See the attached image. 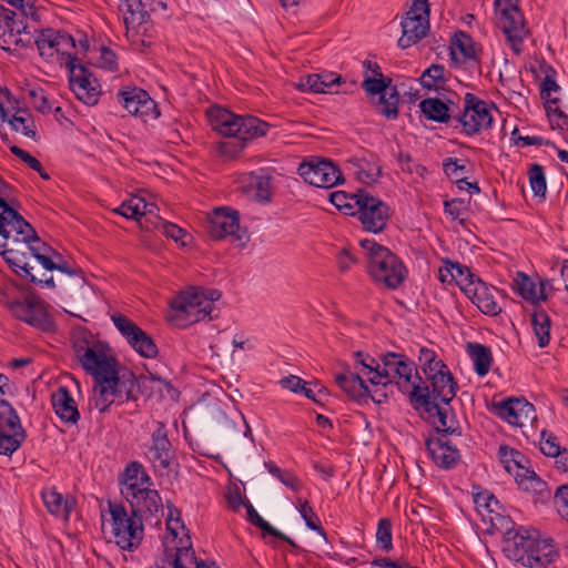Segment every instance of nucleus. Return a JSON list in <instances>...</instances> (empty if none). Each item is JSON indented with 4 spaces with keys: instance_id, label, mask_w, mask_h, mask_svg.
<instances>
[{
    "instance_id": "39",
    "label": "nucleus",
    "mask_w": 568,
    "mask_h": 568,
    "mask_svg": "<svg viewBox=\"0 0 568 568\" xmlns=\"http://www.w3.org/2000/svg\"><path fill=\"white\" fill-rule=\"evenodd\" d=\"M467 351L474 362V368L478 376H485L491 366L493 355L488 346L478 343H468Z\"/></svg>"
},
{
    "instance_id": "55",
    "label": "nucleus",
    "mask_w": 568,
    "mask_h": 568,
    "mask_svg": "<svg viewBox=\"0 0 568 568\" xmlns=\"http://www.w3.org/2000/svg\"><path fill=\"white\" fill-rule=\"evenodd\" d=\"M530 189L536 196H545L546 178L540 164H532L528 171Z\"/></svg>"
},
{
    "instance_id": "24",
    "label": "nucleus",
    "mask_w": 568,
    "mask_h": 568,
    "mask_svg": "<svg viewBox=\"0 0 568 568\" xmlns=\"http://www.w3.org/2000/svg\"><path fill=\"white\" fill-rule=\"evenodd\" d=\"M501 27L511 44V49L519 54L521 51V43L527 36L526 22L524 13L519 7L503 8L501 9Z\"/></svg>"
},
{
    "instance_id": "62",
    "label": "nucleus",
    "mask_w": 568,
    "mask_h": 568,
    "mask_svg": "<svg viewBox=\"0 0 568 568\" xmlns=\"http://www.w3.org/2000/svg\"><path fill=\"white\" fill-rule=\"evenodd\" d=\"M541 69L545 72V79L541 83L540 95L541 99H547L550 95V92H557L560 90V87L557 84L555 80L556 71L550 65H541Z\"/></svg>"
},
{
    "instance_id": "17",
    "label": "nucleus",
    "mask_w": 568,
    "mask_h": 568,
    "mask_svg": "<svg viewBox=\"0 0 568 568\" xmlns=\"http://www.w3.org/2000/svg\"><path fill=\"white\" fill-rule=\"evenodd\" d=\"M14 233L30 236L32 225L0 196V255L4 254L8 247H14L17 241L13 240Z\"/></svg>"
},
{
    "instance_id": "41",
    "label": "nucleus",
    "mask_w": 568,
    "mask_h": 568,
    "mask_svg": "<svg viewBox=\"0 0 568 568\" xmlns=\"http://www.w3.org/2000/svg\"><path fill=\"white\" fill-rule=\"evenodd\" d=\"M531 325L535 332V335L538 338L539 347H546L550 342V326L551 321L549 315L541 307L534 308L531 314Z\"/></svg>"
},
{
    "instance_id": "26",
    "label": "nucleus",
    "mask_w": 568,
    "mask_h": 568,
    "mask_svg": "<svg viewBox=\"0 0 568 568\" xmlns=\"http://www.w3.org/2000/svg\"><path fill=\"white\" fill-rule=\"evenodd\" d=\"M425 446L434 463L440 468L450 469L460 460L458 448L450 439H445V436L436 439L427 438Z\"/></svg>"
},
{
    "instance_id": "37",
    "label": "nucleus",
    "mask_w": 568,
    "mask_h": 568,
    "mask_svg": "<svg viewBox=\"0 0 568 568\" xmlns=\"http://www.w3.org/2000/svg\"><path fill=\"white\" fill-rule=\"evenodd\" d=\"M272 178L264 171L252 172L248 175V189L260 202H270L272 199Z\"/></svg>"
},
{
    "instance_id": "44",
    "label": "nucleus",
    "mask_w": 568,
    "mask_h": 568,
    "mask_svg": "<svg viewBox=\"0 0 568 568\" xmlns=\"http://www.w3.org/2000/svg\"><path fill=\"white\" fill-rule=\"evenodd\" d=\"M245 508L247 513V519L252 525L260 528L264 534H267L270 536L275 537L276 539L284 540L290 542L291 545H294L293 541L285 534L274 528L268 521L261 517L256 509L253 507V505L247 500L245 504Z\"/></svg>"
},
{
    "instance_id": "43",
    "label": "nucleus",
    "mask_w": 568,
    "mask_h": 568,
    "mask_svg": "<svg viewBox=\"0 0 568 568\" xmlns=\"http://www.w3.org/2000/svg\"><path fill=\"white\" fill-rule=\"evenodd\" d=\"M339 78L333 74H308L301 79L300 87L314 93H325Z\"/></svg>"
},
{
    "instance_id": "47",
    "label": "nucleus",
    "mask_w": 568,
    "mask_h": 568,
    "mask_svg": "<svg viewBox=\"0 0 568 568\" xmlns=\"http://www.w3.org/2000/svg\"><path fill=\"white\" fill-rule=\"evenodd\" d=\"M446 71L442 64H432L420 75L419 82L424 89L438 90L447 82Z\"/></svg>"
},
{
    "instance_id": "51",
    "label": "nucleus",
    "mask_w": 568,
    "mask_h": 568,
    "mask_svg": "<svg viewBox=\"0 0 568 568\" xmlns=\"http://www.w3.org/2000/svg\"><path fill=\"white\" fill-rule=\"evenodd\" d=\"M357 364L363 366L364 375H367L368 382L377 386L382 384V368L377 361L369 356L364 355L361 351H357Z\"/></svg>"
},
{
    "instance_id": "5",
    "label": "nucleus",
    "mask_w": 568,
    "mask_h": 568,
    "mask_svg": "<svg viewBox=\"0 0 568 568\" xmlns=\"http://www.w3.org/2000/svg\"><path fill=\"white\" fill-rule=\"evenodd\" d=\"M135 384V377L130 371L123 373L116 371L94 377L89 404L100 413H106L115 402L123 403L131 399Z\"/></svg>"
},
{
    "instance_id": "31",
    "label": "nucleus",
    "mask_w": 568,
    "mask_h": 568,
    "mask_svg": "<svg viewBox=\"0 0 568 568\" xmlns=\"http://www.w3.org/2000/svg\"><path fill=\"white\" fill-rule=\"evenodd\" d=\"M0 116L2 122H8L11 129L22 135L38 141L39 135L32 114L26 109H18L11 113L0 103Z\"/></svg>"
},
{
    "instance_id": "46",
    "label": "nucleus",
    "mask_w": 568,
    "mask_h": 568,
    "mask_svg": "<svg viewBox=\"0 0 568 568\" xmlns=\"http://www.w3.org/2000/svg\"><path fill=\"white\" fill-rule=\"evenodd\" d=\"M334 381L337 386L348 396L349 399H355V373L351 371L349 366L337 364L333 371Z\"/></svg>"
},
{
    "instance_id": "8",
    "label": "nucleus",
    "mask_w": 568,
    "mask_h": 568,
    "mask_svg": "<svg viewBox=\"0 0 568 568\" xmlns=\"http://www.w3.org/2000/svg\"><path fill=\"white\" fill-rule=\"evenodd\" d=\"M38 51L42 58L50 62L64 64L68 69L78 62L74 49V39L67 32L54 29H44L34 38Z\"/></svg>"
},
{
    "instance_id": "14",
    "label": "nucleus",
    "mask_w": 568,
    "mask_h": 568,
    "mask_svg": "<svg viewBox=\"0 0 568 568\" xmlns=\"http://www.w3.org/2000/svg\"><path fill=\"white\" fill-rule=\"evenodd\" d=\"M356 197L357 220L363 230L375 234L383 232L390 217L388 205L363 189H357Z\"/></svg>"
},
{
    "instance_id": "50",
    "label": "nucleus",
    "mask_w": 568,
    "mask_h": 568,
    "mask_svg": "<svg viewBox=\"0 0 568 568\" xmlns=\"http://www.w3.org/2000/svg\"><path fill=\"white\" fill-rule=\"evenodd\" d=\"M382 174V166L373 160L365 158L357 159V181H362L366 184L376 182Z\"/></svg>"
},
{
    "instance_id": "33",
    "label": "nucleus",
    "mask_w": 568,
    "mask_h": 568,
    "mask_svg": "<svg viewBox=\"0 0 568 568\" xmlns=\"http://www.w3.org/2000/svg\"><path fill=\"white\" fill-rule=\"evenodd\" d=\"M432 376L433 378L429 381L430 386H428L432 399L448 405L456 396V379L448 369L444 373H439L437 377L436 375Z\"/></svg>"
},
{
    "instance_id": "11",
    "label": "nucleus",
    "mask_w": 568,
    "mask_h": 568,
    "mask_svg": "<svg viewBox=\"0 0 568 568\" xmlns=\"http://www.w3.org/2000/svg\"><path fill=\"white\" fill-rule=\"evenodd\" d=\"M144 458L151 464L155 473L168 470L175 457L174 448L169 439V429L164 422H153L150 439L143 444Z\"/></svg>"
},
{
    "instance_id": "27",
    "label": "nucleus",
    "mask_w": 568,
    "mask_h": 568,
    "mask_svg": "<svg viewBox=\"0 0 568 568\" xmlns=\"http://www.w3.org/2000/svg\"><path fill=\"white\" fill-rule=\"evenodd\" d=\"M152 485V479L143 466L139 462H132L125 467L123 480H121V494L126 500L133 499L143 488Z\"/></svg>"
},
{
    "instance_id": "36",
    "label": "nucleus",
    "mask_w": 568,
    "mask_h": 568,
    "mask_svg": "<svg viewBox=\"0 0 568 568\" xmlns=\"http://www.w3.org/2000/svg\"><path fill=\"white\" fill-rule=\"evenodd\" d=\"M450 59L454 63H458L457 51L465 58L470 60H478L475 42L469 34L464 31H458L454 34L450 41Z\"/></svg>"
},
{
    "instance_id": "48",
    "label": "nucleus",
    "mask_w": 568,
    "mask_h": 568,
    "mask_svg": "<svg viewBox=\"0 0 568 568\" xmlns=\"http://www.w3.org/2000/svg\"><path fill=\"white\" fill-rule=\"evenodd\" d=\"M445 271L449 274V281H455L464 292L467 288V284L477 278L467 266L457 262L446 261Z\"/></svg>"
},
{
    "instance_id": "38",
    "label": "nucleus",
    "mask_w": 568,
    "mask_h": 568,
    "mask_svg": "<svg viewBox=\"0 0 568 568\" xmlns=\"http://www.w3.org/2000/svg\"><path fill=\"white\" fill-rule=\"evenodd\" d=\"M422 112L429 119L439 123H447L455 115L449 106L437 98H427L419 103Z\"/></svg>"
},
{
    "instance_id": "49",
    "label": "nucleus",
    "mask_w": 568,
    "mask_h": 568,
    "mask_svg": "<svg viewBox=\"0 0 568 568\" xmlns=\"http://www.w3.org/2000/svg\"><path fill=\"white\" fill-rule=\"evenodd\" d=\"M149 204L140 196H131L114 210L115 213L126 217L138 220L146 214Z\"/></svg>"
},
{
    "instance_id": "4",
    "label": "nucleus",
    "mask_w": 568,
    "mask_h": 568,
    "mask_svg": "<svg viewBox=\"0 0 568 568\" xmlns=\"http://www.w3.org/2000/svg\"><path fill=\"white\" fill-rule=\"evenodd\" d=\"M212 130L223 136L254 140L266 135L270 124L253 115H239L226 108L211 106L206 111Z\"/></svg>"
},
{
    "instance_id": "35",
    "label": "nucleus",
    "mask_w": 568,
    "mask_h": 568,
    "mask_svg": "<svg viewBox=\"0 0 568 568\" xmlns=\"http://www.w3.org/2000/svg\"><path fill=\"white\" fill-rule=\"evenodd\" d=\"M42 499L51 515L68 519L73 507V500L64 498L54 487L42 490Z\"/></svg>"
},
{
    "instance_id": "30",
    "label": "nucleus",
    "mask_w": 568,
    "mask_h": 568,
    "mask_svg": "<svg viewBox=\"0 0 568 568\" xmlns=\"http://www.w3.org/2000/svg\"><path fill=\"white\" fill-rule=\"evenodd\" d=\"M403 33L398 47L407 49L420 41L429 30V19L424 16H404L400 22Z\"/></svg>"
},
{
    "instance_id": "29",
    "label": "nucleus",
    "mask_w": 568,
    "mask_h": 568,
    "mask_svg": "<svg viewBox=\"0 0 568 568\" xmlns=\"http://www.w3.org/2000/svg\"><path fill=\"white\" fill-rule=\"evenodd\" d=\"M413 399L409 402L414 409H423L422 416L427 414V418L439 428L447 426L448 410L439 406L438 400H433L429 392V387H423V390L416 395L413 392Z\"/></svg>"
},
{
    "instance_id": "19",
    "label": "nucleus",
    "mask_w": 568,
    "mask_h": 568,
    "mask_svg": "<svg viewBox=\"0 0 568 568\" xmlns=\"http://www.w3.org/2000/svg\"><path fill=\"white\" fill-rule=\"evenodd\" d=\"M364 93L376 113L390 121L398 118L400 95L396 85H393V83L384 85L381 82H373Z\"/></svg>"
},
{
    "instance_id": "45",
    "label": "nucleus",
    "mask_w": 568,
    "mask_h": 568,
    "mask_svg": "<svg viewBox=\"0 0 568 568\" xmlns=\"http://www.w3.org/2000/svg\"><path fill=\"white\" fill-rule=\"evenodd\" d=\"M363 81L361 83L363 91L368 90V85L373 82H381L384 85L393 83L392 78L383 74L382 68L376 61L368 59L363 61Z\"/></svg>"
},
{
    "instance_id": "28",
    "label": "nucleus",
    "mask_w": 568,
    "mask_h": 568,
    "mask_svg": "<svg viewBox=\"0 0 568 568\" xmlns=\"http://www.w3.org/2000/svg\"><path fill=\"white\" fill-rule=\"evenodd\" d=\"M51 405L60 420L68 425H75L80 419L78 404L65 386H59L51 394Z\"/></svg>"
},
{
    "instance_id": "32",
    "label": "nucleus",
    "mask_w": 568,
    "mask_h": 568,
    "mask_svg": "<svg viewBox=\"0 0 568 568\" xmlns=\"http://www.w3.org/2000/svg\"><path fill=\"white\" fill-rule=\"evenodd\" d=\"M135 498L126 500L133 515H158L163 510L162 499L156 489L151 487L143 488L140 494L134 496Z\"/></svg>"
},
{
    "instance_id": "57",
    "label": "nucleus",
    "mask_w": 568,
    "mask_h": 568,
    "mask_svg": "<svg viewBox=\"0 0 568 568\" xmlns=\"http://www.w3.org/2000/svg\"><path fill=\"white\" fill-rule=\"evenodd\" d=\"M10 151L22 162H24L30 169L38 172L43 180H50V175L43 169L41 162L33 155H31L29 152L22 150L17 145H10Z\"/></svg>"
},
{
    "instance_id": "20",
    "label": "nucleus",
    "mask_w": 568,
    "mask_h": 568,
    "mask_svg": "<svg viewBox=\"0 0 568 568\" xmlns=\"http://www.w3.org/2000/svg\"><path fill=\"white\" fill-rule=\"evenodd\" d=\"M119 103L132 115L140 116L143 121L156 119L160 115L154 100L140 88L128 87L116 94Z\"/></svg>"
},
{
    "instance_id": "61",
    "label": "nucleus",
    "mask_w": 568,
    "mask_h": 568,
    "mask_svg": "<svg viewBox=\"0 0 568 568\" xmlns=\"http://www.w3.org/2000/svg\"><path fill=\"white\" fill-rule=\"evenodd\" d=\"M355 200V194L348 195L343 191H335L329 194V201L338 210H343L345 214L353 216V205L351 201Z\"/></svg>"
},
{
    "instance_id": "53",
    "label": "nucleus",
    "mask_w": 568,
    "mask_h": 568,
    "mask_svg": "<svg viewBox=\"0 0 568 568\" xmlns=\"http://www.w3.org/2000/svg\"><path fill=\"white\" fill-rule=\"evenodd\" d=\"M26 439V432L0 433V455L10 456Z\"/></svg>"
},
{
    "instance_id": "12",
    "label": "nucleus",
    "mask_w": 568,
    "mask_h": 568,
    "mask_svg": "<svg viewBox=\"0 0 568 568\" xmlns=\"http://www.w3.org/2000/svg\"><path fill=\"white\" fill-rule=\"evenodd\" d=\"M32 43L33 36L28 30L23 14L0 6V48L11 52Z\"/></svg>"
},
{
    "instance_id": "3",
    "label": "nucleus",
    "mask_w": 568,
    "mask_h": 568,
    "mask_svg": "<svg viewBox=\"0 0 568 568\" xmlns=\"http://www.w3.org/2000/svg\"><path fill=\"white\" fill-rule=\"evenodd\" d=\"M359 245L363 248L366 271L375 283L389 290H396L404 283L407 268L396 254L367 239L361 240Z\"/></svg>"
},
{
    "instance_id": "7",
    "label": "nucleus",
    "mask_w": 568,
    "mask_h": 568,
    "mask_svg": "<svg viewBox=\"0 0 568 568\" xmlns=\"http://www.w3.org/2000/svg\"><path fill=\"white\" fill-rule=\"evenodd\" d=\"M168 320L178 327H187L204 320H212L215 310L213 301L203 292H184L171 302Z\"/></svg>"
},
{
    "instance_id": "9",
    "label": "nucleus",
    "mask_w": 568,
    "mask_h": 568,
    "mask_svg": "<svg viewBox=\"0 0 568 568\" xmlns=\"http://www.w3.org/2000/svg\"><path fill=\"white\" fill-rule=\"evenodd\" d=\"M73 352L83 369L94 377L109 375L118 369V361L106 354L103 345L87 337L73 341Z\"/></svg>"
},
{
    "instance_id": "23",
    "label": "nucleus",
    "mask_w": 568,
    "mask_h": 568,
    "mask_svg": "<svg viewBox=\"0 0 568 568\" xmlns=\"http://www.w3.org/2000/svg\"><path fill=\"white\" fill-rule=\"evenodd\" d=\"M498 293L496 287L488 286L480 278L470 281L465 290V294L470 297L480 312L490 316H496L501 312V306L496 301V294Z\"/></svg>"
},
{
    "instance_id": "13",
    "label": "nucleus",
    "mask_w": 568,
    "mask_h": 568,
    "mask_svg": "<svg viewBox=\"0 0 568 568\" xmlns=\"http://www.w3.org/2000/svg\"><path fill=\"white\" fill-rule=\"evenodd\" d=\"M211 239L220 241L229 237L239 248H244L250 241L245 229L240 226V214L237 211L226 207L214 210L207 227Z\"/></svg>"
},
{
    "instance_id": "40",
    "label": "nucleus",
    "mask_w": 568,
    "mask_h": 568,
    "mask_svg": "<svg viewBox=\"0 0 568 568\" xmlns=\"http://www.w3.org/2000/svg\"><path fill=\"white\" fill-rule=\"evenodd\" d=\"M111 320L116 329L129 343V345L132 348L136 346V343L144 334V331L141 327H139L133 321H131L129 317L121 313L113 314L111 316Z\"/></svg>"
},
{
    "instance_id": "22",
    "label": "nucleus",
    "mask_w": 568,
    "mask_h": 568,
    "mask_svg": "<svg viewBox=\"0 0 568 568\" xmlns=\"http://www.w3.org/2000/svg\"><path fill=\"white\" fill-rule=\"evenodd\" d=\"M498 415L509 424L525 427L532 424L536 417V409L525 398H508L497 406Z\"/></svg>"
},
{
    "instance_id": "6",
    "label": "nucleus",
    "mask_w": 568,
    "mask_h": 568,
    "mask_svg": "<svg viewBox=\"0 0 568 568\" xmlns=\"http://www.w3.org/2000/svg\"><path fill=\"white\" fill-rule=\"evenodd\" d=\"M382 385L383 387L393 382L398 390L408 396L409 402L414 398L413 392L418 395L423 387H427L417 372L415 363L407 356L388 352L382 356Z\"/></svg>"
},
{
    "instance_id": "59",
    "label": "nucleus",
    "mask_w": 568,
    "mask_h": 568,
    "mask_svg": "<svg viewBox=\"0 0 568 568\" xmlns=\"http://www.w3.org/2000/svg\"><path fill=\"white\" fill-rule=\"evenodd\" d=\"M376 540L384 551H389L393 548L392 521L388 518H382L378 521Z\"/></svg>"
},
{
    "instance_id": "2",
    "label": "nucleus",
    "mask_w": 568,
    "mask_h": 568,
    "mask_svg": "<svg viewBox=\"0 0 568 568\" xmlns=\"http://www.w3.org/2000/svg\"><path fill=\"white\" fill-rule=\"evenodd\" d=\"M503 542L506 556L528 568H546L559 556L552 538H540L524 527L507 529Z\"/></svg>"
},
{
    "instance_id": "63",
    "label": "nucleus",
    "mask_w": 568,
    "mask_h": 568,
    "mask_svg": "<svg viewBox=\"0 0 568 568\" xmlns=\"http://www.w3.org/2000/svg\"><path fill=\"white\" fill-rule=\"evenodd\" d=\"M248 141L250 140L235 139V141L220 142L217 150L221 155L235 158L245 149Z\"/></svg>"
},
{
    "instance_id": "60",
    "label": "nucleus",
    "mask_w": 568,
    "mask_h": 568,
    "mask_svg": "<svg viewBox=\"0 0 568 568\" xmlns=\"http://www.w3.org/2000/svg\"><path fill=\"white\" fill-rule=\"evenodd\" d=\"M474 503L478 509L484 508L489 514L496 513L499 509L498 499L488 490L474 493Z\"/></svg>"
},
{
    "instance_id": "21",
    "label": "nucleus",
    "mask_w": 568,
    "mask_h": 568,
    "mask_svg": "<svg viewBox=\"0 0 568 568\" xmlns=\"http://www.w3.org/2000/svg\"><path fill=\"white\" fill-rule=\"evenodd\" d=\"M69 84L77 99L87 105H94L99 101L100 90L97 79L92 78L91 72L78 60L68 68Z\"/></svg>"
},
{
    "instance_id": "56",
    "label": "nucleus",
    "mask_w": 568,
    "mask_h": 568,
    "mask_svg": "<svg viewBox=\"0 0 568 568\" xmlns=\"http://www.w3.org/2000/svg\"><path fill=\"white\" fill-rule=\"evenodd\" d=\"M200 561L196 560L195 552L191 544L176 548V554L172 562V568H191L196 567Z\"/></svg>"
},
{
    "instance_id": "58",
    "label": "nucleus",
    "mask_w": 568,
    "mask_h": 568,
    "mask_svg": "<svg viewBox=\"0 0 568 568\" xmlns=\"http://www.w3.org/2000/svg\"><path fill=\"white\" fill-rule=\"evenodd\" d=\"M298 503H300L298 511H300L302 518L305 520L306 526L310 529L317 531L321 536L325 537V530L321 526L320 519H318L317 515L315 514V511L313 510V508L310 506L308 501H306V500L302 501L300 499Z\"/></svg>"
},
{
    "instance_id": "15",
    "label": "nucleus",
    "mask_w": 568,
    "mask_h": 568,
    "mask_svg": "<svg viewBox=\"0 0 568 568\" xmlns=\"http://www.w3.org/2000/svg\"><path fill=\"white\" fill-rule=\"evenodd\" d=\"M7 305L16 318L38 329L50 332L54 328V322L49 315L45 304L34 295H28L23 300L8 302Z\"/></svg>"
},
{
    "instance_id": "10",
    "label": "nucleus",
    "mask_w": 568,
    "mask_h": 568,
    "mask_svg": "<svg viewBox=\"0 0 568 568\" xmlns=\"http://www.w3.org/2000/svg\"><path fill=\"white\" fill-rule=\"evenodd\" d=\"M109 510L115 544L122 550L138 548L143 539L142 518L133 514L130 516L124 506L119 504H110Z\"/></svg>"
},
{
    "instance_id": "1",
    "label": "nucleus",
    "mask_w": 568,
    "mask_h": 568,
    "mask_svg": "<svg viewBox=\"0 0 568 568\" xmlns=\"http://www.w3.org/2000/svg\"><path fill=\"white\" fill-rule=\"evenodd\" d=\"M32 233L29 237L14 233L16 246L8 247L2 255L20 277L37 283L42 287H54L52 276H48L45 272L42 273V276H38L34 273L36 264L28 261V254L44 271L51 272L57 270L70 276L77 274V270L70 266L60 253L39 239L33 227Z\"/></svg>"
},
{
    "instance_id": "54",
    "label": "nucleus",
    "mask_w": 568,
    "mask_h": 568,
    "mask_svg": "<svg viewBox=\"0 0 568 568\" xmlns=\"http://www.w3.org/2000/svg\"><path fill=\"white\" fill-rule=\"evenodd\" d=\"M498 456L507 471L511 470L510 463H513L518 468V471H523V468H526L523 465L525 456L515 448H511L507 445H501L498 450Z\"/></svg>"
},
{
    "instance_id": "52",
    "label": "nucleus",
    "mask_w": 568,
    "mask_h": 568,
    "mask_svg": "<svg viewBox=\"0 0 568 568\" xmlns=\"http://www.w3.org/2000/svg\"><path fill=\"white\" fill-rule=\"evenodd\" d=\"M514 284L516 292L524 300L536 303V284L529 276L523 272H518L514 280Z\"/></svg>"
},
{
    "instance_id": "42",
    "label": "nucleus",
    "mask_w": 568,
    "mask_h": 568,
    "mask_svg": "<svg viewBox=\"0 0 568 568\" xmlns=\"http://www.w3.org/2000/svg\"><path fill=\"white\" fill-rule=\"evenodd\" d=\"M24 432L17 410L7 399L0 400V433Z\"/></svg>"
},
{
    "instance_id": "18",
    "label": "nucleus",
    "mask_w": 568,
    "mask_h": 568,
    "mask_svg": "<svg viewBox=\"0 0 568 568\" xmlns=\"http://www.w3.org/2000/svg\"><path fill=\"white\" fill-rule=\"evenodd\" d=\"M298 174L316 187L328 189L344 181L339 169L327 159L311 158L300 164Z\"/></svg>"
},
{
    "instance_id": "34",
    "label": "nucleus",
    "mask_w": 568,
    "mask_h": 568,
    "mask_svg": "<svg viewBox=\"0 0 568 568\" xmlns=\"http://www.w3.org/2000/svg\"><path fill=\"white\" fill-rule=\"evenodd\" d=\"M517 484L527 493L536 496V501H545L550 498V490L547 483L544 481L534 470L523 468V471H517L515 475Z\"/></svg>"
},
{
    "instance_id": "64",
    "label": "nucleus",
    "mask_w": 568,
    "mask_h": 568,
    "mask_svg": "<svg viewBox=\"0 0 568 568\" xmlns=\"http://www.w3.org/2000/svg\"><path fill=\"white\" fill-rule=\"evenodd\" d=\"M554 504L558 514L568 520V484L561 485L556 489Z\"/></svg>"
},
{
    "instance_id": "16",
    "label": "nucleus",
    "mask_w": 568,
    "mask_h": 568,
    "mask_svg": "<svg viewBox=\"0 0 568 568\" xmlns=\"http://www.w3.org/2000/svg\"><path fill=\"white\" fill-rule=\"evenodd\" d=\"M464 110L454 119L462 124L467 135L479 133L483 129H489L493 123V115L489 105L473 93L465 94Z\"/></svg>"
},
{
    "instance_id": "25",
    "label": "nucleus",
    "mask_w": 568,
    "mask_h": 568,
    "mask_svg": "<svg viewBox=\"0 0 568 568\" xmlns=\"http://www.w3.org/2000/svg\"><path fill=\"white\" fill-rule=\"evenodd\" d=\"M119 10L123 14V21L126 27V34L131 32L139 34L141 31H146V24L150 19V12H154L146 8L145 3L141 0H120Z\"/></svg>"
}]
</instances>
